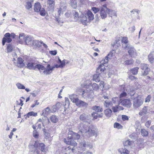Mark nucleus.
<instances>
[{"label":"nucleus","mask_w":154,"mask_h":154,"mask_svg":"<svg viewBox=\"0 0 154 154\" xmlns=\"http://www.w3.org/2000/svg\"><path fill=\"white\" fill-rule=\"evenodd\" d=\"M104 86L105 84L104 82L102 81H101L100 83V87L103 89L104 87Z\"/></svg>","instance_id":"bf43d9fd"},{"label":"nucleus","mask_w":154,"mask_h":154,"mask_svg":"<svg viewBox=\"0 0 154 154\" xmlns=\"http://www.w3.org/2000/svg\"><path fill=\"white\" fill-rule=\"evenodd\" d=\"M144 71L142 73V75L143 76H146L147 75H148L149 73V72L150 71V69L149 68L148 69H147L144 70Z\"/></svg>","instance_id":"a18cd8bd"},{"label":"nucleus","mask_w":154,"mask_h":154,"mask_svg":"<svg viewBox=\"0 0 154 154\" xmlns=\"http://www.w3.org/2000/svg\"><path fill=\"white\" fill-rule=\"evenodd\" d=\"M15 66L20 68H22L25 66L24 60L21 57L17 58V61L14 62Z\"/></svg>","instance_id":"f8f14e48"},{"label":"nucleus","mask_w":154,"mask_h":154,"mask_svg":"<svg viewBox=\"0 0 154 154\" xmlns=\"http://www.w3.org/2000/svg\"><path fill=\"white\" fill-rule=\"evenodd\" d=\"M13 135V133L12 132H11L10 133V134L8 136L11 139L12 138V136Z\"/></svg>","instance_id":"774afa93"},{"label":"nucleus","mask_w":154,"mask_h":154,"mask_svg":"<svg viewBox=\"0 0 154 154\" xmlns=\"http://www.w3.org/2000/svg\"><path fill=\"white\" fill-rule=\"evenodd\" d=\"M69 63V61L65 59H64L62 61L59 58L58 60L57 61V64H55L53 67H54V68L55 67L57 68H63L65 66L66 63L67 64Z\"/></svg>","instance_id":"6e6552de"},{"label":"nucleus","mask_w":154,"mask_h":154,"mask_svg":"<svg viewBox=\"0 0 154 154\" xmlns=\"http://www.w3.org/2000/svg\"><path fill=\"white\" fill-rule=\"evenodd\" d=\"M121 38V41L122 43H123L125 44H127L128 43V39L127 37H120Z\"/></svg>","instance_id":"f704fd0d"},{"label":"nucleus","mask_w":154,"mask_h":154,"mask_svg":"<svg viewBox=\"0 0 154 154\" xmlns=\"http://www.w3.org/2000/svg\"><path fill=\"white\" fill-rule=\"evenodd\" d=\"M32 7V5L31 2H27L26 3V7L27 9H29L31 8Z\"/></svg>","instance_id":"3c124183"},{"label":"nucleus","mask_w":154,"mask_h":154,"mask_svg":"<svg viewBox=\"0 0 154 154\" xmlns=\"http://www.w3.org/2000/svg\"><path fill=\"white\" fill-rule=\"evenodd\" d=\"M92 116H93V120L96 119L98 117H102L103 115V113H101V114H98L96 112H93L91 114Z\"/></svg>","instance_id":"b1692460"},{"label":"nucleus","mask_w":154,"mask_h":154,"mask_svg":"<svg viewBox=\"0 0 154 154\" xmlns=\"http://www.w3.org/2000/svg\"><path fill=\"white\" fill-rule=\"evenodd\" d=\"M88 127L85 126L83 124H80L79 127V131L83 133H86L89 132V134L91 136H93L94 135V132L93 131L91 130V132L90 131V130L88 129L87 130Z\"/></svg>","instance_id":"423d86ee"},{"label":"nucleus","mask_w":154,"mask_h":154,"mask_svg":"<svg viewBox=\"0 0 154 154\" xmlns=\"http://www.w3.org/2000/svg\"><path fill=\"white\" fill-rule=\"evenodd\" d=\"M50 53L53 55H55L57 54V51L56 50L51 51H50Z\"/></svg>","instance_id":"e2e57ef3"},{"label":"nucleus","mask_w":154,"mask_h":154,"mask_svg":"<svg viewBox=\"0 0 154 154\" xmlns=\"http://www.w3.org/2000/svg\"><path fill=\"white\" fill-rule=\"evenodd\" d=\"M37 116V112H34L33 111L29 112L26 115V116L28 118H29L31 116L35 117Z\"/></svg>","instance_id":"2f4dec72"},{"label":"nucleus","mask_w":154,"mask_h":154,"mask_svg":"<svg viewBox=\"0 0 154 154\" xmlns=\"http://www.w3.org/2000/svg\"><path fill=\"white\" fill-rule=\"evenodd\" d=\"M125 143L126 145L130 146L131 144V142L129 140H127L125 141Z\"/></svg>","instance_id":"69168bd1"},{"label":"nucleus","mask_w":154,"mask_h":154,"mask_svg":"<svg viewBox=\"0 0 154 154\" xmlns=\"http://www.w3.org/2000/svg\"><path fill=\"white\" fill-rule=\"evenodd\" d=\"M122 105L124 107L130 108L132 106L131 101L129 99H126L122 100L121 101Z\"/></svg>","instance_id":"ddd939ff"},{"label":"nucleus","mask_w":154,"mask_h":154,"mask_svg":"<svg viewBox=\"0 0 154 154\" xmlns=\"http://www.w3.org/2000/svg\"><path fill=\"white\" fill-rule=\"evenodd\" d=\"M92 109L96 111V112H102L103 111L102 108H100L99 106H94L92 107Z\"/></svg>","instance_id":"c756f323"},{"label":"nucleus","mask_w":154,"mask_h":154,"mask_svg":"<svg viewBox=\"0 0 154 154\" xmlns=\"http://www.w3.org/2000/svg\"><path fill=\"white\" fill-rule=\"evenodd\" d=\"M56 0H47V4L48 8L50 9L54 10Z\"/></svg>","instance_id":"f3484780"},{"label":"nucleus","mask_w":154,"mask_h":154,"mask_svg":"<svg viewBox=\"0 0 154 154\" xmlns=\"http://www.w3.org/2000/svg\"><path fill=\"white\" fill-rule=\"evenodd\" d=\"M151 98V95H148L145 99V102H149Z\"/></svg>","instance_id":"052dcab7"},{"label":"nucleus","mask_w":154,"mask_h":154,"mask_svg":"<svg viewBox=\"0 0 154 154\" xmlns=\"http://www.w3.org/2000/svg\"><path fill=\"white\" fill-rule=\"evenodd\" d=\"M107 9H108L106 7V5L105 4L103 5L100 11V15L101 18L104 19L107 17Z\"/></svg>","instance_id":"9d476101"},{"label":"nucleus","mask_w":154,"mask_h":154,"mask_svg":"<svg viewBox=\"0 0 154 154\" xmlns=\"http://www.w3.org/2000/svg\"><path fill=\"white\" fill-rule=\"evenodd\" d=\"M80 136L78 133L73 132L72 131H69L67 135V137L64 138V142L66 144L72 146V148L70 146L65 148V150L67 149L71 150L73 152L74 149V148L77 146V143L75 140H78L80 138Z\"/></svg>","instance_id":"f257e3e1"},{"label":"nucleus","mask_w":154,"mask_h":154,"mask_svg":"<svg viewBox=\"0 0 154 154\" xmlns=\"http://www.w3.org/2000/svg\"><path fill=\"white\" fill-rule=\"evenodd\" d=\"M122 119L123 121H128L129 120L128 117L125 115H122Z\"/></svg>","instance_id":"603ef678"},{"label":"nucleus","mask_w":154,"mask_h":154,"mask_svg":"<svg viewBox=\"0 0 154 154\" xmlns=\"http://www.w3.org/2000/svg\"><path fill=\"white\" fill-rule=\"evenodd\" d=\"M34 11L37 13H40V15L42 16H44L46 14V11L44 8H42V6L39 2H37L34 4Z\"/></svg>","instance_id":"7ed1b4c3"},{"label":"nucleus","mask_w":154,"mask_h":154,"mask_svg":"<svg viewBox=\"0 0 154 154\" xmlns=\"http://www.w3.org/2000/svg\"><path fill=\"white\" fill-rule=\"evenodd\" d=\"M128 78L132 80H134V79H137V78L135 77V76L132 75H129L128 76Z\"/></svg>","instance_id":"0e129e2a"},{"label":"nucleus","mask_w":154,"mask_h":154,"mask_svg":"<svg viewBox=\"0 0 154 154\" xmlns=\"http://www.w3.org/2000/svg\"><path fill=\"white\" fill-rule=\"evenodd\" d=\"M148 58L149 61L151 63H152L154 61V56L152 54L150 53L148 55Z\"/></svg>","instance_id":"58836bf2"},{"label":"nucleus","mask_w":154,"mask_h":154,"mask_svg":"<svg viewBox=\"0 0 154 154\" xmlns=\"http://www.w3.org/2000/svg\"><path fill=\"white\" fill-rule=\"evenodd\" d=\"M80 92H82V95L83 97H84V94H85V93H86L87 94V95L88 97H90L91 96H92L94 94V92L92 90H91L90 91L91 94H89L88 92H85V90H84L83 89H81L80 90Z\"/></svg>","instance_id":"412c9836"},{"label":"nucleus","mask_w":154,"mask_h":154,"mask_svg":"<svg viewBox=\"0 0 154 154\" xmlns=\"http://www.w3.org/2000/svg\"><path fill=\"white\" fill-rule=\"evenodd\" d=\"M141 69L142 70H145L149 68L147 64L145 63H142L141 64Z\"/></svg>","instance_id":"a19ab883"},{"label":"nucleus","mask_w":154,"mask_h":154,"mask_svg":"<svg viewBox=\"0 0 154 154\" xmlns=\"http://www.w3.org/2000/svg\"><path fill=\"white\" fill-rule=\"evenodd\" d=\"M143 103V101L141 97L138 96L136 97L134 102L133 106L134 107L137 108L142 105Z\"/></svg>","instance_id":"0eeeda50"},{"label":"nucleus","mask_w":154,"mask_h":154,"mask_svg":"<svg viewBox=\"0 0 154 154\" xmlns=\"http://www.w3.org/2000/svg\"><path fill=\"white\" fill-rule=\"evenodd\" d=\"M100 74L98 73L95 74L93 76V79L94 81H95L96 82H99L100 81V79L99 77Z\"/></svg>","instance_id":"c85d7f7f"},{"label":"nucleus","mask_w":154,"mask_h":154,"mask_svg":"<svg viewBox=\"0 0 154 154\" xmlns=\"http://www.w3.org/2000/svg\"><path fill=\"white\" fill-rule=\"evenodd\" d=\"M105 60L104 61V62H103L102 63L100 64L96 70V72L99 74L102 73L104 71L105 69V68L104 65L103 64L105 63Z\"/></svg>","instance_id":"2eb2a0df"},{"label":"nucleus","mask_w":154,"mask_h":154,"mask_svg":"<svg viewBox=\"0 0 154 154\" xmlns=\"http://www.w3.org/2000/svg\"><path fill=\"white\" fill-rule=\"evenodd\" d=\"M58 104H60L59 103H57L55 105H54L52 107L53 108V110L54 112H56L57 110V106L58 105Z\"/></svg>","instance_id":"338daca9"},{"label":"nucleus","mask_w":154,"mask_h":154,"mask_svg":"<svg viewBox=\"0 0 154 154\" xmlns=\"http://www.w3.org/2000/svg\"><path fill=\"white\" fill-rule=\"evenodd\" d=\"M104 105L106 107H109L112 105V103L111 101H109L107 100H106L105 102Z\"/></svg>","instance_id":"79ce46f5"},{"label":"nucleus","mask_w":154,"mask_h":154,"mask_svg":"<svg viewBox=\"0 0 154 154\" xmlns=\"http://www.w3.org/2000/svg\"><path fill=\"white\" fill-rule=\"evenodd\" d=\"M73 16L74 17V19L77 20L79 18V14L77 12H76L75 11L74 14H73Z\"/></svg>","instance_id":"6e6d98bb"},{"label":"nucleus","mask_w":154,"mask_h":154,"mask_svg":"<svg viewBox=\"0 0 154 154\" xmlns=\"http://www.w3.org/2000/svg\"><path fill=\"white\" fill-rule=\"evenodd\" d=\"M13 49V47L11 45L9 44L7 45V50L8 52H11Z\"/></svg>","instance_id":"c03bdc74"},{"label":"nucleus","mask_w":154,"mask_h":154,"mask_svg":"<svg viewBox=\"0 0 154 154\" xmlns=\"http://www.w3.org/2000/svg\"><path fill=\"white\" fill-rule=\"evenodd\" d=\"M141 135L143 137H147L148 135V132L145 129H142L141 130Z\"/></svg>","instance_id":"473e14b6"},{"label":"nucleus","mask_w":154,"mask_h":154,"mask_svg":"<svg viewBox=\"0 0 154 154\" xmlns=\"http://www.w3.org/2000/svg\"><path fill=\"white\" fill-rule=\"evenodd\" d=\"M36 65L34 62L29 61L28 62L26 67L30 69H35Z\"/></svg>","instance_id":"dca6fc26"},{"label":"nucleus","mask_w":154,"mask_h":154,"mask_svg":"<svg viewBox=\"0 0 154 154\" xmlns=\"http://www.w3.org/2000/svg\"><path fill=\"white\" fill-rule=\"evenodd\" d=\"M139 69V67H135L131 69L130 71L133 74L136 75L137 74Z\"/></svg>","instance_id":"cd10ccee"},{"label":"nucleus","mask_w":154,"mask_h":154,"mask_svg":"<svg viewBox=\"0 0 154 154\" xmlns=\"http://www.w3.org/2000/svg\"><path fill=\"white\" fill-rule=\"evenodd\" d=\"M35 69H37L39 70H43V73L46 74H48L51 73L53 70L54 67H51L50 64H48L47 66V69H45V67L43 65L38 64L36 65Z\"/></svg>","instance_id":"f03ea898"},{"label":"nucleus","mask_w":154,"mask_h":154,"mask_svg":"<svg viewBox=\"0 0 154 154\" xmlns=\"http://www.w3.org/2000/svg\"><path fill=\"white\" fill-rule=\"evenodd\" d=\"M112 109L113 111L114 112H115L123 110L124 108L123 107L118 105L113 107Z\"/></svg>","instance_id":"5701e85b"},{"label":"nucleus","mask_w":154,"mask_h":154,"mask_svg":"<svg viewBox=\"0 0 154 154\" xmlns=\"http://www.w3.org/2000/svg\"><path fill=\"white\" fill-rule=\"evenodd\" d=\"M92 10L95 14L99 11V9L96 7H93L92 8Z\"/></svg>","instance_id":"5fc2aeb1"},{"label":"nucleus","mask_w":154,"mask_h":154,"mask_svg":"<svg viewBox=\"0 0 154 154\" xmlns=\"http://www.w3.org/2000/svg\"><path fill=\"white\" fill-rule=\"evenodd\" d=\"M128 52L130 56L132 58L136 57L137 55L136 50L133 47H131L128 49Z\"/></svg>","instance_id":"4468645a"},{"label":"nucleus","mask_w":154,"mask_h":154,"mask_svg":"<svg viewBox=\"0 0 154 154\" xmlns=\"http://www.w3.org/2000/svg\"><path fill=\"white\" fill-rule=\"evenodd\" d=\"M16 85L19 89H25V87L21 83H17L16 84Z\"/></svg>","instance_id":"37998d69"},{"label":"nucleus","mask_w":154,"mask_h":154,"mask_svg":"<svg viewBox=\"0 0 154 154\" xmlns=\"http://www.w3.org/2000/svg\"><path fill=\"white\" fill-rule=\"evenodd\" d=\"M34 102V103L32 104L31 106V108H33L34 107H35V106L38 105L39 104V103L38 102V101L37 100H35Z\"/></svg>","instance_id":"09e8293b"},{"label":"nucleus","mask_w":154,"mask_h":154,"mask_svg":"<svg viewBox=\"0 0 154 154\" xmlns=\"http://www.w3.org/2000/svg\"><path fill=\"white\" fill-rule=\"evenodd\" d=\"M85 14L88 16L89 22H90L94 19V15L90 10H88L87 11L86 14Z\"/></svg>","instance_id":"6ab92c4d"},{"label":"nucleus","mask_w":154,"mask_h":154,"mask_svg":"<svg viewBox=\"0 0 154 154\" xmlns=\"http://www.w3.org/2000/svg\"><path fill=\"white\" fill-rule=\"evenodd\" d=\"M50 119L51 122L53 123H56L58 121V119L56 116L55 115H52L50 117Z\"/></svg>","instance_id":"72a5a7b5"},{"label":"nucleus","mask_w":154,"mask_h":154,"mask_svg":"<svg viewBox=\"0 0 154 154\" xmlns=\"http://www.w3.org/2000/svg\"><path fill=\"white\" fill-rule=\"evenodd\" d=\"M33 136L36 138H38L39 136V134L36 130H35L33 131Z\"/></svg>","instance_id":"de8ad7c7"},{"label":"nucleus","mask_w":154,"mask_h":154,"mask_svg":"<svg viewBox=\"0 0 154 154\" xmlns=\"http://www.w3.org/2000/svg\"><path fill=\"white\" fill-rule=\"evenodd\" d=\"M118 151L121 154H129V151L126 148H120L119 149Z\"/></svg>","instance_id":"a878e982"},{"label":"nucleus","mask_w":154,"mask_h":154,"mask_svg":"<svg viewBox=\"0 0 154 154\" xmlns=\"http://www.w3.org/2000/svg\"><path fill=\"white\" fill-rule=\"evenodd\" d=\"M33 146L36 150L39 149L42 152H45V146L43 143H39L38 141H35Z\"/></svg>","instance_id":"9b49d317"},{"label":"nucleus","mask_w":154,"mask_h":154,"mask_svg":"<svg viewBox=\"0 0 154 154\" xmlns=\"http://www.w3.org/2000/svg\"><path fill=\"white\" fill-rule=\"evenodd\" d=\"M79 119L82 121H84L86 120L85 114L83 113L79 117Z\"/></svg>","instance_id":"8fccbe9b"},{"label":"nucleus","mask_w":154,"mask_h":154,"mask_svg":"<svg viewBox=\"0 0 154 154\" xmlns=\"http://www.w3.org/2000/svg\"><path fill=\"white\" fill-rule=\"evenodd\" d=\"M32 41L31 39L29 37H27L25 39V42L27 45L30 44L31 42Z\"/></svg>","instance_id":"49530a36"},{"label":"nucleus","mask_w":154,"mask_h":154,"mask_svg":"<svg viewBox=\"0 0 154 154\" xmlns=\"http://www.w3.org/2000/svg\"><path fill=\"white\" fill-rule=\"evenodd\" d=\"M81 21L82 23L84 25H87L88 22L87 17L86 15H83L81 17Z\"/></svg>","instance_id":"4be33fe9"},{"label":"nucleus","mask_w":154,"mask_h":154,"mask_svg":"<svg viewBox=\"0 0 154 154\" xmlns=\"http://www.w3.org/2000/svg\"><path fill=\"white\" fill-rule=\"evenodd\" d=\"M151 124V121L150 120H148L146 122L145 126L147 128H149V127Z\"/></svg>","instance_id":"4d7b16f0"},{"label":"nucleus","mask_w":154,"mask_h":154,"mask_svg":"<svg viewBox=\"0 0 154 154\" xmlns=\"http://www.w3.org/2000/svg\"><path fill=\"white\" fill-rule=\"evenodd\" d=\"M147 112V107L145 106L142 109L139 113V114L142 116L146 113Z\"/></svg>","instance_id":"7c9ffc66"},{"label":"nucleus","mask_w":154,"mask_h":154,"mask_svg":"<svg viewBox=\"0 0 154 154\" xmlns=\"http://www.w3.org/2000/svg\"><path fill=\"white\" fill-rule=\"evenodd\" d=\"M120 37H118L116 38L115 41L111 44L112 47L113 49H117L119 47L121 46L122 43Z\"/></svg>","instance_id":"1a4fd4ad"},{"label":"nucleus","mask_w":154,"mask_h":154,"mask_svg":"<svg viewBox=\"0 0 154 154\" xmlns=\"http://www.w3.org/2000/svg\"><path fill=\"white\" fill-rule=\"evenodd\" d=\"M19 101H17V105H20L21 106L23 105V101L21 99H20L19 100Z\"/></svg>","instance_id":"13d9d810"},{"label":"nucleus","mask_w":154,"mask_h":154,"mask_svg":"<svg viewBox=\"0 0 154 154\" xmlns=\"http://www.w3.org/2000/svg\"><path fill=\"white\" fill-rule=\"evenodd\" d=\"M118 100L119 98L118 97H115L112 98V100L114 103H115L117 101H118Z\"/></svg>","instance_id":"680f3d73"},{"label":"nucleus","mask_w":154,"mask_h":154,"mask_svg":"<svg viewBox=\"0 0 154 154\" xmlns=\"http://www.w3.org/2000/svg\"><path fill=\"white\" fill-rule=\"evenodd\" d=\"M51 111V109L49 107H47L43 111V114L45 115H48V114Z\"/></svg>","instance_id":"c9c22d12"},{"label":"nucleus","mask_w":154,"mask_h":154,"mask_svg":"<svg viewBox=\"0 0 154 154\" xmlns=\"http://www.w3.org/2000/svg\"><path fill=\"white\" fill-rule=\"evenodd\" d=\"M107 13L108 14L110 17L115 16L116 17L117 14L114 10L110 9L109 8L107 9Z\"/></svg>","instance_id":"aec40b11"},{"label":"nucleus","mask_w":154,"mask_h":154,"mask_svg":"<svg viewBox=\"0 0 154 154\" xmlns=\"http://www.w3.org/2000/svg\"><path fill=\"white\" fill-rule=\"evenodd\" d=\"M116 49H114L112 48V50L110 51L109 53L107 55V56L106 57L104 61L105 60V63H107L108 61V57L110 56L111 57L112 56L115 55L116 53Z\"/></svg>","instance_id":"a211bd4d"},{"label":"nucleus","mask_w":154,"mask_h":154,"mask_svg":"<svg viewBox=\"0 0 154 154\" xmlns=\"http://www.w3.org/2000/svg\"><path fill=\"white\" fill-rule=\"evenodd\" d=\"M104 113L107 117H109L111 116L112 115V110L109 109H106L104 111Z\"/></svg>","instance_id":"393cba45"},{"label":"nucleus","mask_w":154,"mask_h":154,"mask_svg":"<svg viewBox=\"0 0 154 154\" xmlns=\"http://www.w3.org/2000/svg\"><path fill=\"white\" fill-rule=\"evenodd\" d=\"M134 60L132 59L125 61V65H130L134 63Z\"/></svg>","instance_id":"ea45409f"},{"label":"nucleus","mask_w":154,"mask_h":154,"mask_svg":"<svg viewBox=\"0 0 154 154\" xmlns=\"http://www.w3.org/2000/svg\"><path fill=\"white\" fill-rule=\"evenodd\" d=\"M70 99L73 103H75L76 106L79 107L86 106L88 105L86 103L79 100L78 97H72Z\"/></svg>","instance_id":"39448f33"},{"label":"nucleus","mask_w":154,"mask_h":154,"mask_svg":"<svg viewBox=\"0 0 154 154\" xmlns=\"http://www.w3.org/2000/svg\"><path fill=\"white\" fill-rule=\"evenodd\" d=\"M114 128H117L118 129H122L123 128V126L119 123L117 122H115L114 124Z\"/></svg>","instance_id":"e433bc0d"},{"label":"nucleus","mask_w":154,"mask_h":154,"mask_svg":"<svg viewBox=\"0 0 154 154\" xmlns=\"http://www.w3.org/2000/svg\"><path fill=\"white\" fill-rule=\"evenodd\" d=\"M15 35L13 33L10 34L9 33H5L4 35V37L2 40V44L3 46L5 45V42L10 43L12 41L11 38H14Z\"/></svg>","instance_id":"20e7f679"},{"label":"nucleus","mask_w":154,"mask_h":154,"mask_svg":"<svg viewBox=\"0 0 154 154\" xmlns=\"http://www.w3.org/2000/svg\"><path fill=\"white\" fill-rule=\"evenodd\" d=\"M77 4L76 0H70V5L73 8L75 9L76 8Z\"/></svg>","instance_id":"bb28decb"},{"label":"nucleus","mask_w":154,"mask_h":154,"mask_svg":"<svg viewBox=\"0 0 154 154\" xmlns=\"http://www.w3.org/2000/svg\"><path fill=\"white\" fill-rule=\"evenodd\" d=\"M92 88L93 90L97 91L99 89L98 85L96 83H94L91 85Z\"/></svg>","instance_id":"4c0bfd02"},{"label":"nucleus","mask_w":154,"mask_h":154,"mask_svg":"<svg viewBox=\"0 0 154 154\" xmlns=\"http://www.w3.org/2000/svg\"><path fill=\"white\" fill-rule=\"evenodd\" d=\"M127 96V94L125 92H123L121 93L119 95V98H122L123 97H125Z\"/></svg>","instance_id":"864d4df0"}]
</instances>
